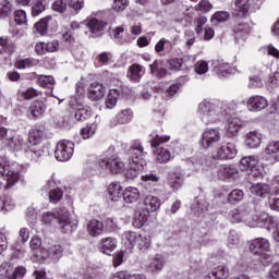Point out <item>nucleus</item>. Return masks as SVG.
<instances>
[{"label": "nucleus", "instance_id": "nucleus-42", "mask_svg": "<svg viewBox=\"0 0 279 279\" xmlns=\"http://www.w3.org/2000/svg\"><path fill=\"white\" fill-rule=\"evenodd\" d=\"M12 2L10 0L0 1V19H8L12 14Z\"/></svg>", "mask_w": 279, "mask_h": 279}, {"label": "nucleus", "instance_id": "nucleus-48", "mask_svg": "<svg viewBox=\"0 0 279 279\" xmlns=\"http://www.w3.org/2000/svg\"><path fill=\"white\" fill-rule=\"evenodd\" d=\"M169 71H182L183 61L180 58H170L166 62Z\"/></svg>", "mask_w": 279, "mask_h": 279}, {"label": "nucleus", "instance_id": "nucleus-61", "mask_svg": "<svg viewBox=\"0 0 279 279\" xmlns=\"http://www.w3.org/2000/svg\"><path fill=\"white\" fill-rule=\"evenodd\" d=\"M68 5H69V8L74 10V12H76V14H80V12H82V10H84V0H69Z\"/></svg>", "mask_w": 279, "mask_h": 279}, {"label": "nucleus", "instance_id": "nucleus-36", "mask_svg": "<svg viewBox=\"0 0 279 279\" xmlns=\"http://www.w3.org/2000/svg\"><path fill=\"white\" fill-rule=\"evenodd\" d=\"M135 245H137L140 252H147L151 247V236L138 234Z\"/></svg>", "mask_w": 279, "mask_h": 279}, {"label": "nucleus", "instance_id": "nucleus-54", "mask_svg": "<svg viewBox=\"0 0 279 279\" xmlns=\"http://www.w3.org/2000/svg\"><path fill=\"white\" fill-rule=\"evenodd\" d=\"M14 21L16 25H27V13L24 10H16L14 12Z\"/></svg>", "mask_w": 279, "mask_h": 279}, {"label": "nucleus", "instance_id": "nucleus-40", "mask_svg": "<svg viewBox=\"0 0 279 279\" xmlns=\"http://www.w3.org/2000/svg\"><path fill=\"white\" fill-rule=\"evenodd\" d=\"M51 15H48L35 24V29L40 34V36H45V34H47V28L49 27V21H51Z\"/></svg>", "mask_w": 279, "mask_h": 279}, {"label": "nucleus", "instance_id": "nucleus-64", "mask_svg": "<svg viewBox=\"0 0 279 279\" xmlns=\"http://www.w3.org/2000/svg\"><path fill=\"white\" fill-rule=\"evenodd\" d=\"M239 233L236 231L231 230L228 236V247H236L239 245Z\"/></svg>", "mask_w": 279, "mask_h": 279}, {"label": "nucleus", "instance_id": "nucleus-34", "mask_svg": "<svg viewBox=\"0 0 279 279\" xmlns=\"http://www.w3.org/2000/svg\"><path fill=\"white\" fill-rule=\"evenodd\" d=\"M31 250L37 256V258H47V255L43 252V241L38 236H33L29 242Z\"/></svg>", "mask_w": 279, "mask_h": 279}, {"label": "nucleus", "instance_id": "nucleus-45", "mask_svg": "<svg viewBox=\"0 0 279 279\" xmlns=\"http://www.w3.org/2000/svg\"><path fill=\"white\" fill-rule=\"evenodd\" d=\"M268 203L271 210H278L279 213V189L276 186V190H272L271 194L268 197Z\"/></svg>", "mask_w": 279, "mask_h": 279}, {"label": "nucleus", "instance_id": "nucleus-58", "mask_svg": "<svg viewBox=\"0 0 279 279\" xmlns=\"http://www.w3.org/2000/svg\"><path fill=\"white\" fill-rule=\"evenodd\" d=\"M63 195H64V192H62V190L60 189L51 190L49 192V201L51 202V204H58V202L62 199Z\"/></svg>", "mask_w": 279, "mask_h": 279}, {"label": "nucleus", "instance_id": "nucleus-35", "mask_svg": "<svg viewBox=\"0 0 279 279\" xmlns=\"http://www.w3.org/2000/svg\"><path fill=\"white\" fill-rule=\"evenodd\" d=\"M123 187L121 183L113 182L108 187V193L112 199V202H119L123 195Z\"/></svg>", "mask_w": 279, "mask_h": 279}, {"label": "nucleus", "instance_id": "nucleus-52", "mask_svg": "<svg viewBox=\"0 0 279 279\" xmlns=\"http://www.w3.org/2000/svg\"><path fill=\"white\" fill-rule=\"evenodd\" d=\"M193 210H196V213L202 214L205 213V210H208V203L202 198L196 197L195 204L192 205Z\"/></svg>", "mask_w": 279, "mask_h": 279}, {"label": "nucleus", "instance_id": "nucleus-56", "mask_svg": "<svg viewBox=\"0 0 279 279\" xmlns=\"http://www.w3.org/2000/svg\"><path fill=\"white\" fill-rule=\"evenodd\" d=\"M96 131L97 124H87L85 128L82 129L81 134L83 138L86 141L87 138H90Z\"/></svg>", "mask_w": 279, "mask_h": 279}, {"label": "nucleus", "instance_id": "nucleus-55", "mask_svg": "<svg viewBox=\"0 0 279 279\" xmlns=\"http://www.w3.org/2000/svg\"><path fill=\"white\" fill-rule=\"evenodd\" d=\"M213 276L217 279H226L230 276V270L226 266H218L214 271Z\"/></svg>", "mask_w": 279, "mask_h": 279}, {"label": "nucleus", "instance_id": "nucleus-22", "mask_svg": "<svg viewBox=\"0 0 279 279\" xmlns=\"http://www.w3.org/2000/svg\"><path fill=\"white\" fill-rule=\"evenodd\" d=\"M214 71L218 77H228L232 73V68L230 63L225 62L223 60L214 61Z\"/></svg>", "mask_w": 279, "mask_h": 279}, {"label": "nucleus", "instance_id": "nucleus-7", "mask_svg": "<svg viewBox=\"0 0 279 279\" xmlns=\"http://www.w3.org/2000/svg\"><path fill=\"white\" fill-rule=\"evenodd\" d=\"M0 175H4L7 180L5 189H12L19 180H21V174L15 171L10 166L8 158L0 156Z\"/></svg>", "mask_w": 279, "mask_h": 279}, {"label": "nucleus", "instance_id": "nucleus-9", "mask_svg": "<svg viewBox=\"0 0 279 279\" xmlns=\"http://www.w3.org/2000/svg\"><path fill=\"white\" fill-rule=\"evenodd\" d=\"M98 165L102 169L110 170L111 173H121L123 171V167H125V163H123L121 158H119L117 155L100 159Z\"/></svg>", "mask_w": 279, "mask_h": 279}, {"label": "nucleus", "instance_id": "nucleus-13", "mask_svg": "<svg viewBox=\"0 0 279 279\" xmlns=\"http://www.w3.org/2000/svg\"><path fill=\"white\" fill-rule=\"evenodd\" d=\"M267 106H269V101L260 95L251 96L246 102V108L251 112H260V110H265Z\"/></svg>", "mask_w": 279, "mask_h": 279}, {"label": "nucleus", "instance_id": "nucleus-8", "mask_svg": "<svg viewBox=\"0 0 279 279\" xmlns=\"http://www.w3.org/2000/svg\"><path fill=\"white\" fill-rule=\"evenodd\" d=\"M73 151H75V144L71 141L62 140L57 144L54 157L60 162H66L73 157Z\"/></svg>", "mask_w": 279, "mask_h": 279}, {"label": "nucleus", "instance_id": "nucleus-1", "mask_svg": "<svg viewBox=\"0 0 279 279\" xmlns=\"http://www.w3.org/2000/svg\"><path fill=\"white\" fill-rule=\"evenodd\" d=\"M198 114L205 125H210L213 123H218V121H221V117H223V111H221V105H217L210 100H203L198 105Z\"/></svg>", "mask_w": 279, "mask_h": 279}, {"label": "nucleus", "instance_id": "nucleus-46", "mask_svg": "<svg viewBox=\"0 0 279 279\" xmlns=\"http://www.w3.org/2000/svg\"><path fill=\"white\" fill-rule=\"evenodd\" d=\"M0 47H2L5 53H14V51H16V46L10 43V38H8V36L0 37Z\"/></svg>", "mask_w": 279, "mask_h": 279}, {"label": "nucleus", "instance_id": "nucleus-5", "mask_svg": "<svg viewBox=\"0 0 279 279\" xmlns=\"http://www.w3.org/2000/svg\"><path fill=\"white\" fill-rule=\"evenodd\" d=\"M43 136H45V132L40 129H33L29 131L28 141L31 143V146H28L26 150V156L28 158H40L45 154V150L40 145Z\"/></svg>", "mask_w": 279, "mask_h": 279}, {"label": "nucleus", "instance_id": "nucleus-11", "mask_svg": "<svg viewBox=\"0 0 279 279\" xmlns=\"http://www.w3.org/2000/svg\"><path fill=\"white\" fill-rule=\"evenodd\" d=\"M221 141V131L219 129H207L202 135V146L204 149L217 145Z\"/></svg>", "mask_w": 279, "mask_h": 279}, {"label": "nucleus", "instance_id": "nucleus-62", "mask_svg": "<svg viewBox=\"0 0 279 279\" xmlns=\"http://www.w3.org/2000/svg\"><path fill=\"white\" fill-rule=\"evenodd\" d=\"M195 73H197V75H204L206 73H208V62L206 61H197L195 63V69H194Z\"/></svg>", "mask_w": 279, "mask_h": 279}, {"label": "nucleus", "instance_id": "nucleus-15", "mask_svg": "<svg viewBox=\"0 0 279 279\" xmlns=\"http://www.w3.org/2000/svg\"><path fill=\"white\" fill-rule=\"evenodd\" d=\"M106 95V87L101 83L94 82L89 85L88 97L92 101H99Z\"/></svg>", "mask_w": 279, "mask_h": 279}, {"label": "nucleus", "instance_id": "nucleus-33", "mask_svg": "<svg viewBox=\"0 0 279 279\" xmlns=\"http://www.w3.org/2000/svg\"><path fill=\"white\" fill-rule=\"evenodd\" d=\"M162 267H165V259H162V255H156L146 266V269L150 274H156L158 271H162Z\"/></svg>", "mask_w": 279, "mask_h": 279}, {"label": "nucleus", "instance_id": "nucleus-20", "mask_svg": "<svg viewBox=\"0 0 279 279\" xmlns=\"http://www.w3.org/2000/svg\"><path fill=\"white\" fill-rule=\"evenodd\" d=\"M5 145L9 146L10 149H13V151H21L24 149L25 154H27V144L21 135L10 136V138L7 140Z\"/></svg>", "mask_w": 279, "mask_h": 279}, {"label": "nucleus", "instance_id": "nucleus-19", "mask_svg": "<svg viewBox=\"0 0 279 279\" xmlns=\"http://www.w3.org/2000/svg\"><path fill=\"white\" fill-rule=\"evenodd\" d=\"M250 191L252 193V195H256V197H268L269 195H271V193H274V191H271V185L267 184V183H256L250 186Z\"/></svg>", "mask_w": 279, "mask_h": 279}, {"label": "nucleus", "instance_id": "nucleus-26", "mask_svg": "<svg viewBox=\"0 0 279 279\" xmlns=\"http://www.w3.org/2000/svg\"><path fill=\"white\" fill-rule=\"evenodd\" d=\"M43 93L34 87H28L26 90L17 92V101H29L32 99H36V97H40Z\"/></svg>", "mask_w": 279, "mask_h": 279}, {"label": "nucleus", "instance_id": "nucleus-3", "mask_svg": "<svg viewBox=\"0 0 279 279\" xmlns=\"http://www.w3.org/2000/svg\"><path fill=\"white\" fill-rule=\"evenodd\" d=\"M150 136L153 138L150 141V145L153 147V151L157 162H159L160 165L169 162V160H171V151H169L168 148L162 147V145L163 143H169V141H171V137L167 135H156V133H151Z\"/></svg>", "mask_w": 279, "mask_h": 279}, {"label": "nucleus", "instance_id": "nucleus-18", "mask_svg": "<svg viewBox=\"0 0 279 279\" xmlns=\"http://www.w3.org/2000/svg\"><path fill=\"white\" fill-rule=\"evenodd\" d=\"M134 117V113L132 112V109H122L116 117V120H111L109 123L110 128H117L118 123L120 125H125V123H130L132 121V118Z\"/></svg>", "mask_w": 279, "mask_h": 279}, {"label": "nucleus", "instance_id": "nucleus-10", "mask_svg": "<svg viewBox=\"0 0 279 279\" xmlns=\"http://www.w3.org/2000/svg\"><path fill=\"white\" fill-rule=\"evenodd\" d=\"M234 156H236V146L232 143L217 148L211 154L214 160H232Z\"/></svg>", "mask_w": 279, "mask_h": 279}, {"label": "nucleus", "instance_id": "nucleus-17", "mask_svg": "<svg viewBox=\"0 0 279 279\" xmlns=\"http://www.w3.org/2000/svg\"><path fill=\"white\" fill-rule=\"evenodd\" d=\"M251 32L252 27L247 23H238L232 27V33L235 38V43H239V38L245 40V38L250 36Z\"/></svg>", "mask_w": 279, "mask_h": 279}, {"label": "nucleus", "instance_id": "nucleus-53", "mask_svg": "<svg viewBox=\"0 0 279 279\" xmlns=\"http://www.w3.org/2000/svg\"><path fill=\"white\" fill-rule=\"evenodd\" d=\"M69 8V1L66 0H57L52 3V10L54 12H60L61 14H64Z\"/></svg>", "mask_w": 279, "mask_h": 279}, {"label": "nucleus", "instance_id": "nucleus-4", "mask_svg": "<svg viewBox=\"0 0 279 279\" xmlns=\"http://www.w3.org/2000/svg\"><path fill=\"white\" fill-rule=\"evenodd\" d=\"M129 155L131 156L130 167L133 171H143L145 169L146 161L143 158L145 156V148L141 141L135 140L132 142L129 149Z\"/></svg>", "mask_w": 279, "mask_h": 279}, {"label": "nucleus", "instance_id": "nucleus-2", "mask_svg": "<svg viewBox=\"0 0 279 279\" xmlns=\"http://www.w3.org/2000/svg\"><path fill=\"white\" fill-rule=\"evenodd\" d=\"M69 214V209L65 207L59 208V210L56 213L47 211L43 214V221L46 225H51L53 221H58L62 233L69 234V232H73V225L71 223V218Z\"/></svg>", "mask_w": 279, "mask_h": 279}, {"label": "nucleus", "instance_id": "nucleus-39", "mask_svg": "<svg viewBox=\"0 0 279 279\" xmlns=\"http://www.w3.org/2000/svg\"><path fill=\"white\" fill-rule=\"evenodd\" d=\"M93 114V109L90 107H83L78 108L75 113L74 118L76 121H86L87 119H90Z\"/></svg>", "mask_w": 279, "mask_h": 279}, {"label": "nucleus", "instance_id": "nucleus-29", "mask_svg": "<svg viewBox=\"0 0 279 279\" xmlns=\"http://www.w3.org/2000/svg\"><path fill=\"white\" fill-rule=\"evenodd\" d=\"M243 128V121L239 118H232L227 126V136L229 138H233V136H238L239 130Z\"/></svg>", "mask_w": 279, "mask_h": 279}, {"label": "nucleus", "instance_id": "nucleus-14", "mask_svg": "<svg viewBox=\"0 0 279 279\" xmlns=\"http://www.w3.org/2000/svg\"><path fill=\"white\" fill-rule=\"evenodd\" d=\"M45 110H47V105L43 100H35L28 107L26 114L28 119L36 121V119H40L45 114Z\"/></svg>", "mask_w": 279, "mask_h": 279}, {"label": "nucleus", "instance_id": "nucleus-28", "mask_svg": "<svg viewBox=\"0 0 279 279\" xmlns=\"http://www.w3.org/2000/svg\"><path fill=\"white\" fill-rule=\"evenodd\" d=\"M122 197L125 204H134V202H138L141 198V192L136 187L129 186L122 193Z\"/></svg>", "mask_w": 279, "mask_h": 279}, {"label": "nucleus", "instance_id": "nucleus-21", "mask_svg": "<svg viewBox=\"0 0 279 279\" xmlns=\"http://www.w3.org/2000/svg\"><path fill=\"white\" fill-rule=\"evenodd\" d=\"M168 184L173 191H179L184 184V175L180 171L169 172Z\"/></svg>", "mask_w": 279, "mask_h": 279}, {"label": "nucleus", "instance_id": "nucleus-60", "mask_svg": "<svg viewBox=\"0 0 279 279\" xmlns=\"http://www.w3.org/2000/svg\"><path fill=\"white\" fill-rule=\"evenodd\" d=\"M211 21H217L218 23H226V21H230V14L228 13V11H218L213 15Z\"/></svg>", "mask_w": 279, "mask_h": 279}, {"label": "nucleus", "instance_id": "nucleus-41", "mask_svg": "<svg viewBox=\"0 0 279 279\" xmlns=\"http://www.w3.org/2000/svg\"><path fill=\"white\" fill-rule=\"evenodd\" d=\"M243 197H245V193L240 189H235L229 193L227 201L229 202V204H239V202H241Z\"/></svg>", "mask_w": 279, "mask_h": 279}, {"label": "nucleus", "instance_id": "nucleus-31", "mask_svg": "<svg viewBox=\"0 0 279 279\" xmlns=\"http://www.w3.org/2000/svg\"><path fill=\"white\" fill-rule=\"evenodd\" d=\"M106 23L97 19H92L88 22V28L90 29L92 34H94V36L96 37L104 36V32H106Z\"/></svg>", "mask_w": 279, "mask_h": 279}, {"label": "nucleus", "instance_id": "nucleus-25", "mask_svg": "<svg viewBox=\"0 0 279 279\" xmlns=\"http://www.w3.org/2000/svg\"><path fill=\"white\" fill-rule=\"evenodd\" d=\"M143 75H145V69L138 63H133L128 70V77L131 82H141Z\"/></svg>", "mask_w": 279, "mask_h": 279}, {"label": "nucleus", "instance_id": "nucleus-51", "mask_svg": "<svg viewBox=\"0 0 279 279\" xmlns=\"http://www.w3.org/2000/svg\"><path fill=\"white\" fill-rule=\"evenodd\" d=\"M14 208V205L12 204V198L10 196H3L0 198V211L5 215L8 210H12Z\"/></svg>", "mask_w": 279, "mask_h": 279}, {"label": "nucleus", "instance_id": "nucleus-30", "mask_svg": "<svg viewBox=\"0 0 279 279\" xmlns=\"http://www.w3.org/2000/svg\"><path fill=\"white\" fill-rule=\"evenodd\" d=\"M160 198L154 195H147L144 198V208L147 213H156L160 208Z\"/></svg>", "mask_w": 279, "mask_h": 279}, {"label": "nucleus", "instance_id": "nucleus-27", "mask_svg": "<svg viewBox=\"0 0 279 279\" xmlns=\"http://www.w3.org/2000/svg\"><path fill=\"white\" fill-rule=\"evenodd\" d=\"M264 153L266 156H268V160H271V162H279V141L277 142H270Z\"/></svg>", "mask_w": 279, "mask_h": 279}, {"label": "nucleus", "instance_id": "nucleus-57", "mask_svg": "<svg viewBox=\"0 0 279 279\" xmlns=\"http://www.w3.org/2000/svg\"><path fill=\"white\" fill-rule=\"evenodd\" d=\"M196 12H210L213 10V3L208 0H201L196 5H195Z\"/></svg>", "mask_w": 279, "mask_h": 279}, {"label": "nucleus", "instance_id": "nucleus-63", "mask_svg": "<svg viewBox=\"0 0 279 279\" xmlns=\"http://www.w3.org/2000/svg\"><path fill=\"white\" fill-rule=\"evenodd\" d=\"M96 60L102 65L110 64L112 61V53L108 51L101 52L97 56Z\"/></svg>", "mask_w": 279, "mask_h": 279}, {"label": "nucleus", "instance_id": "nucleus-6", "mask_svg": "<svg viewBox=\"0 0 279 279\" xmlns=\"http://www.w3.org/2000/svg\"><path fill=\"white\" fill-rule=\"evenodd\" d=\"M240 162L243 169L248 171V180H253V178H263L266 173L265 166L258 160V157H243Z\"/></svg>", "mask_w": 279, "mask_h": 279}, {"label": "nucleus", "instance_id": "nucleus-43", "mask_svg": "<svg viewBox=\"0 0 279 279\" xmlns=\"http://www.w3.org/2000/svg\"><path fill=\"white\" fill-rule=\"evenodd\" d=\"M239 8V16H250V0H235Z\"/></svg>", "mask_w": 279, "mask_h": 279}, {"label": "nucleus", "instance_id": "nucleus-47", "mask_svg": "<svg viewBox=\"0 0 279 279\" xmlns=\"http://www.w3.org/2000/svg\"><path fill=\"white\" fill-rule=\"evenodd\" d=\"M208 23V17L205 15H198L194 19V25H195V33L197 36H202V32H204V25Z\"/></svg>", "mask_w": 279, "mask_h": 279}, {"label": "nucleus", "instance_id": "nucleus-50", "mask_svg": "<svg viewBox=\"0 0 279 279\" xmlns=\"http://www.w3.org/2000/svg\"><path fill=\"white\" fill-rule=\"evenodd\" d=\"M47 10V3L45 0H37L32 7V16H38Z\"/></svg>", "mask_w": 279, "mask_h": 279}, {"label": "nucleus", "instance_id": "nucleus-38", "mask_svg": "<svg viewBox=\"0 0 279 279\" xmlns=\"http://www.w3.org/2000/svg\"><path fill=\"white\" fill-rule=\"evenodd\" d=\"M120 95L119 89H110L107 99L105 100L106 108L112 110V108L117 106Z\"/></svg>", "mask_w": 279, "mask_h": 279}, {"label": "nucleus", "instance_id": "nucleus-37", "mask_svg": "<svg viewBox=\"0 0 279 279\" xmlns=\"http://www.w3.org/2000/svg\"><path fill=\"white\" fill-rule=\"evenodd\" d=\"M62 252H63L62 246L59 244H54L48 248L47 254L45 253V256L46 258L48 257L51 260H54L56 263L62 258Z\"/></svg>", "mask_w": 279, "mask_h": 279}, {"label": "nucleus", "instance_id": "nucleus-24", "mask_svg": "<svg viewBox=\"0 0 279 279\" xmlns=\"http://www.w3.org/2000/svg\"><path fill=\"white\" fill-rule=\"evenodd\" d=\"M117 239L112 236L102 238L100 240L99 251L102 252V254L110 255L111 252L117 250Z\"/></svg>", "mask_w": 279, "mask_h": 279}, {"label": "nucleus", "instance_id": "nucleus-32", "mask_svg": "<svg viewBox=\"0 0 279 279\" xmlns=\"http://www.w3.org/2000/svg\"><path fill=\"white\" fill-rule=\"evenodd\" d=\"M87 232L90 236H100L104 234V222L93 219L87 225Z\"/></svg>", "mask_w": 279, "mask_h": 279}, {"label": "nucleus", "instance_id": "nucleus-49", "mask_svg": "<svg viewBox=\"0 0 279 279\" xmlns=\"http://www.w3.org/2000/svg\"><path fill=\"white\" fill-rule=\"evenodd\" d=\"M37 84L43 86V88H53L56 81L53 80V76L39 75L37 78Z\"/></svg>", "mask_w": 279, "mask_h": 279}, {"label": "nucleus", "instance_id": "nucleus-59", "mask_svg": "<svg viewBox=\"0 0 279 279\" xmlns=\"http://www.w3.org/2000/svg\"><path fill=\"white\" fill-rule=\"evenodd\" d=\"M0 276L2 278H12V264H10L9 262H4L1 264L0 266Z\"/></svg>", "mask_w": 279, "mask_h": 279}, {"label": "nucleus", "instance_id": "nucleus-23", "mask_svg": "<svg viewBox=\"0 0 279 279\" xmlns=\"http://www.w3.org/2000/svg\"><path fill=\"white\" fill-rule=\"evenodd\" d=\"M219 180H226L227 178H236L239 170L234 166L221 165L217 170Z\"/></svg>", "mask_w": 279, "mask_h": 279}, {"label": "nucleus", "instance_id": "nucleus-12", "mask_svg": "<svg viewBox=\"0 0 279 279\" xmlns=\"http://www.w3.org/2000/svg\"><path fill=\"white\" fill-rule=\"evenodd\" d=\"M269 240L265 238H256L250 243V252L257 256H263V254H267L269 252Z\"/></svg>", "mask_w": 279, "mask_h": 279}, {"label": "nucleus", "instance_id": "nucleus-44", "mask_svg": "<svg viewBox=\"0 0 279 279\" xmlns=\"http://www.w3.org/2000/svg\"><path fill=\"white\" fill-rule=\"evenodd\" d=\"M171 51L173 49V43L167 40L166 38H161L155 46L156 53H162V51Z\"/></svg>", "mask_w": 279, "mask_h": 279}, {"label": "nucleus", "instance_id": "nucleus-16", "mask_svg": "<svg viewBox=\"0 0 279 279\" xmlns=\"http://www.w3.org/2000/svg\"><path fill=\"white\" fill-rule=\"evenodd\" d=\"M244 143L246 147H250V149H257V147H260V144L263 143V133L258 131H251L246 133Z\"/></svg>", "mask_w": 279, "mask_h": 279}]
</instances>
